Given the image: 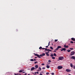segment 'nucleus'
Listing matches in <instances>:
<instances>
[{
    "label": "nucleus",
    "mask_w": 75,
    "mask_h": 75,
    "mask_svg": "<svg viewBox=\"0 0 75 75\" xmlns=\"http://www.w3.org/2000/svg\"><path fill=\"white\" fill-rule=\"evenodd\" d=\"M75 52L72 51L71 52L70 55H71V56L74 55L75 54Z\"/></svg>",
    "instance_id": "f257e3e1"
},
{
    "label": "nucleus",
    "mask_w": 75,
    "mask_h": 75,
    "mask_svg": "<svg viewBox=\"0 0 75 75\" xmlns=\"http://www.w3.org/2000/svg\"><path fill=\"white\" fill-rule=\"evenodd\" d=\"M64 59V58L63 57H59V60H63Z\"/></svg>",
    "instance_id": "f03ea898"
},
{
    "label": "nucleus",
    "mask_w": 75,
    "mask_h": 75,
    "mask_svg": "<svg viewBox=\"0 0 75 75\" xmlns=\"http://www.w3.org/2000/svg\"><path fill=\"white\" fill-rule=\"evenodd\" d=\"M63 68L62 66H58L57 67V68L58 69H62Z\"/></svg>",
    "instance_id": "7ed1b4c3"
},
{
    "label": "nucleus",
    "mask_w": 75,
    "mask_h": 75,
    "mask_svg": "<svg viewBox=\"0 0 75 75\" xmlns=\"http://www.w3.org/2000/svg\"><path fill=\"white\" fill-rule=\"evenodd\" d=\"M61 51H66V48H63L62 49H61Z\"/></svg>",
    "instance_id": "20e7f679"
},
{
    "label": "nucleus",
    "mask_w": 75,
    "mask_h": 75,
    "mask_svg": "<svg viewBox=\"0 0 75 75\" xmlns=\"http://www.w3.org/2000/svg\"><path fill=\"white\" fill-rule=\"evenodd\" d=\"M70 58L71 59H75V57L74 56L71 57Z\"/></svg>",
    "instance_id": "39448f33"
},
{
    "label": "nucleus",
    "mask_w": 75,
    "mask_h": 75,
    "mask_svg": "<svg viewBox=\"0 0 75 75\" xmlns=\"http://www.w3.org/2000/svg\"><path fill=\"white\" fill-rule=\"evenodd\" d=\"M66 71L67 72H71V70L69 69H66Z\"/></svg>",
    "instance_id": "423d86ee"
},
{
    "label": "nucleus",
    "mask_w": 75,
    "mask_h": 75,
    "mask_svg": "<svg viewBox=\"0 0 75 75\" xmlns=\"http://www.w3.org/2000/svg\"><path fill=\"white\" fill-rule=\"evenodd\" d=\"M64 48H68L69 47V46H68V45L66 46V45H64Z\"/></svg>",
    "instance_id": "0eeeda50"
},
{
    "label": "nucleus",
    "mask_w": 75,
    "mask_h": 75,
    "mask_svg": "<svg viewBox=\"0 0 75 75\" xmlns=\"http://www.w3.org/2000/svg\"><path fill=\"white\" fill-rule=\"evenodd\" d=\"M50 45V42H49L48 43V46H46V48H48V46Z\"/></svg>",
    "instance_id": "6e6552de"
},
{
    "label": "nucleus",
    "mask_w": 75,
    "mask_h": 75,
    "mask_svg": "<svg viewBox=\"0 0 75 75\" xmlns=\"http://www.w3.org/2000/svg\"><path fill=\"white\" fill-rule=\"evenodd\" d=\"M45 53L46 54V55H47V56H49V54L48 53H47V52H45Z\"/></svg>",
    "instance_id": "1a4fd4ad"
},
{
    "label": "nucleus",
    "mask_w": 75,
    "mask_h": 75,
    "mask_svg": "<svg viewBox=\"0 0 75 75\" xmlns=\"http://www.w3.org/2000/svg\"><path fill=\"white\" fill-rule=\"evenodd\" d=\"M34 69V67H32L31 69V71H33Z\"/></svg>",
    "instance_id": "9d476101"
},
{
    "label": "nucleus",
    "mask_w": 75,
    "mask_h": 75,
    "mask_svg": "<svg viewBox=\"0 0 75 75\" xmlns=\"http://www.w3.org/2000/svg\"><path fill=\"white\" fill-rule=\"evenodd\" d=\"M70 66L71 68H73V64L72 63L70 64Z\"/></svg>",
    "instance_id": "9b49d317"
},
{
    "label": "nucleus",
    "mask_w": 75,
    "mask_h": 75,
    "mask_svg": "<svg viewBox=\"0 0 75 75\" xmlns=\"http://www.w3.org/2000/svg\"><path fill=\"white\" fill-rule=\"evenodd\" d=\"M35 67L36 68H38V65H35Z\"/></svg>",
    "instance_id": "f8f14e48"
},
{
    "label": "nucleus",
    "mask_w": 75,
    "mask_h": 75,
    "mask_svg": "<svg viewBox=\"0 0 75 75\" xmlns=\"http://www.w3.org/2000/svg\"><path fill=\"white\" fill-rule=\"evenodd\" d=\"M71 39L72 40H73V41H75V39H74V38H71Z\"/></svg>",
    "instance_id": "ddd939ff"
},
{
    "label": "nucleus",
    "mask_w": 75,
    "mask_h": 75,
    "mask_svg": "<svg viewBox=\"0 0 75 75\" xmlns=\"http://www.w3.org/2000/svg\"><path fill=\"white\" fill-rule=\"evenodd\" d=\"M37 57H38V58H41V57H40V55H38V54L37 55Z\"/></svg>",
    "instance_id": "4468645a"
},
{
    "label": "nucleus",
    "mask_w": 75,
    "mask_h": 75,
    "mask_svg": "<svg viewBox=\"0 0 75 75\" xmlns=\"http://www.w3.org/2000/svg\"><path fill=\"white\" fill-rule=\"evenodd\" d=\"M46 67H47V68L48 69V68H50V66H49L48 65H47L46 66Z\"/></svg>",
    "instance_id": "2eb2a0df"
},
{
    "label": "nucleus",
    "mask_w": 75,
    "mask_h": 75,
    "mask_svg": "<svg viewBox=\"0 0 75 75\" xmlns=\"http://www.w3.org/2000/svg\"><path fill=\"white\" fill-rule=\"evenodd\" d=\"M42 56H45V54L44 53H43L42 54Z\"/></svg>",
    "instance_id": "dca6fc26"
},
{
    "label": "nucleus",
    "mask_w": 75,
    "mask_h": 75,
    "mask_svg": "<svg viewBox=\"0 0 75 75\" xmlns=\"http://www.w3.org/2000/svg\"><path fill=\"white\" fill-rule=\"evenodd\" d=\"M57 48H58V49H59V48H61V47L60 46H58L57 47Z\"/></svg>",
    "instance_id": "f3484780"
},
{
    "label": "nucleus",
    "mask_w": 75,
    "mask_h": 75,
    "mask_svg": "<svg viewBox=\"0 0 75 75\" xmlns=\"http://www.w3.org/2000/svg\"><path fill=\"white\" fill-rule=\"evenodd\" d=\"M67 52H71V50H67Z\"/></svg>",
    "instance_id": "a211bd4d"
},
{
    "label": "nucleus",
    "mask_w": 75,
    "mask_h": 75,
    "mask_svg": "<svg viewBox=\"0 0 75 75\" xmlns=\"http://www.w3.org/2000/svg\"><path fill=\"white\" fill-rule=\"evenodd\" d=\"M50 57H54V55H53V54H52L50 55Z\"/></svg>",
    "instance_id": "6ab92c4d"
},
{
    "label": "nucleus",
    "mask_w": 75,
    "mask_h": 75,
    "mask_svg": "<svg viewBox=\"0 0 75 75\" xmlns=\"http://www.w3.org/2000/svg\"><path fill=\"white\" fill-rule=\"evenodd\" d=\"M53 55L55 57H56L57 56V54L55 53H54Z\"/></svg>",
    "instance_id": "aec40b11"
},
{
    "label": "nucleus",
    "mask_w": 75,
    "mask_h": 75,
    "mask_svg": "<svg viewBox=\"0 0 75 75\" xmlns=\"http://www.w3.org/2000/svg\"><path fill=\"white\" fill-rule=\"evenodd\" d=\"M52 58L53 59H55V58L54 57H52Z\"/></svg>",
    "instance_id": "412c9836"
},
{
    "label": "nucleus",
    "mask_w": 75,
    "mask_h": 75,
    "mask_svg": "<svg viewBox=\"0 0 75 75\" xmlns=\"http://www.w3.org/2000/svg\"><path fill=\"white\" fill-rule=\"evenodd\" d=\"M30 61H34V59H31L30 60Z\"/></svg>",
    "instance_id": "4be33fe9"
},
{
    "label": "nucleus",
    "mask_w": 75,
    "mask_h": 75,
    "mask_svg": "<svg viewBox=\"0 0 75 75\" xmlns=\"http://www.w3.org/2000/svg\"><path fill=\"white\" fill-rule=\"evenodd\" d=\"M23 72V71H22L21 70H20L19 71V72L20 73L21 72Z\"/></svg>",
    "instance_id": "5701e85b"
},
{
    "label": "nucleus",
    "mask_w": 75,
    "mask_h": 75,
    "mask_svg": "<svg viewBox=\"0 0 75 75\" xmlns=\"http://www.w3.org/2000/svg\"><path fill=\"white\" fill-rule=\"evenodd\" d=\"M39 69L40 70V71H41V67H39Z\"/></svg>",
    "instance_id": "b1692460"
},
{
    "label": "nucleus",
    "mask_w": 75,
    "mask_h": 75,
    "mask_svg": "<svg viewBox=\"0 0 75 75\" xmlns=\"http://www.w3.org/2000/svg\"><path fill=\"white\" fill-rule=\"evenodd\" d=\"M50 49H51V50H53V47H50Z\"/></svg>",
    "instance_id": "393cba45"
},
{
    "label": "nucleus",
    "mask_w": 75,
    "mask_h": 75,
    "mask_svg": "<svg viewBox=\"0 0 75 75\" xmlns=\"http://www.w3.org/2000/svg\"><path fill=\"white\" fill-rule=\"evenodd\" d=\"M70 43H71L72 44H74V42L73 41H71L70 42Z\"/></svg>",
    "instance_id": "a878e982"
},
{
    "label": "nucleus",
    "mask_w": 75,
    "mask_h": 75,
    "mask_svg": "<svg viewBox=\"0 0 75 75\" xmlns=\"http://www.w3.org/2000/svg\"><path fill=\"white\" fill-rule=\"evenodd\" d=\"M73 49H74V48H70V50H73Z\"/></svg>",
    "instance_id": "bb28decb"
},
{
    "label": "nucleus",
    "mask_w": 75,
    "mask_h": 75,
    "mask_svg": "<svg viewBox=\"0 0 75 75\" xmlns=\"http://www.w3.org/2000/svg\"><path fill=\"white\" fill-rule=\"evenodd\" d=\"M54 41H55V42H57V41H58V40L57 39L55 40H54Z\"/></svg>",
    "instance_id": "cd10ccee"
},
{
    "label": "nucleus",
    "mask_w": 75,
    "mask_h": 75,
    "mask_svg": "<svg viewBox=\"0 0 75 75\" xmlns=\"http://www.w3.org/2000/svg\"><path fill=\"white\" fill-rule=\"evenodd\" d=\"M34 54L35 56H37V55H38V54H35V53H34Z\"/></svg>",
    "instance_id": "c85d7f7f"
},
{
    "label": "nucleus",
    "mask_w": 75,
    "mask_h": 75,
    "mask_svg": "<svg viewBox=\"0 0 75 75\" xmlns=\"http://www.w3.org/2000/svg\"><path fill=\"white\" fill-rule=\"evenodd\" d=\"M55 50H56V51H57V50H58V47H57V48H56L55 49Z\"/></svg>",
    "instance_id": "c756f323"
},
{
    "label": "nucleus",
    "mask_w": 75,
    "mask_h": 75,
    "mask_svg": "<svg viewBox=\"0 0 75 75\" xmlns=\"http://www.w3.org/2000/svg\"><path fill=\"white\" fill-rule=\"evenodd\" d=\"M45 69V67H42V69Z\"/></svg>",
    "instance_id": "7c9ffc66"
},
{
    "label": "nucleus",
    "mask_w": 75,
    "mask_h": 75,
    "mask_svg": "<svg viewBox=\"0 0 75 75\" xmlns=\"http://www.w3.org/2000/svg\"><path fill=\"white\" fill-rule=\"evenodd\" d=\"M48 62H51V60H49L48 61Z\"/></svg>",
    "instance_id": "2f4dec72"
},
{
    "label": "nucleus",
    "mask_w": 75,
    "mask_h": 75,
    "mask_svg": "<svg viewBox=\"0 0 75 75\" xmlns=\"http://www.w3.org/2000/svg\"><path fill=\"white\" fill-rule=\"evenodd\" d=\"M39 56H40V57H42V54H41L39 55Z\"/></svg>",
    "instance_id": "473e14b6"
},
{
    "label": "nucleus",
    "mask_w": 75,
    "mask_h": 75,
    "mask_svg": "<svg viewBox=\"0 0 75 75\" xmlns=\"http://www.w3.org/2000/svg\"><path fill=\"white\" fill-rule=\"evenodd\" d=\"M51 75H54V73H51Z\"/></svg>",
    "instance_id": "72a5a7b5"
},
{
    "label": "nucleus",
    "mask_w": 75,
    "mask_h": 75,
    "mask_svg": "<svg viewBox=\"0 0 75 75\" xmlns=\"http://www.w3.org/2000/svg\"><path fill=\"white\" fill-rule=\"evenodd\" d=\"M37 63H38V62H37V61L35 62V64H37Z\"/></svg>",
    "instance_id": "f704fd0d"
},
{
    "label": "nucleus",
    "mask_w": 75,
    "mask_h": 75,
    "mask_svg": "<svg viewBox=\"0 0 75 75\" xmlns=\"http://www.w3.org/2000/svg\"><path fill=\"white\" fill-rule=\"evenodd\" d=\"M46 75H48V74H49V73H48V72H47V73H46Z\"/></svg>",
    "instance_id": "c9c22d12"
},
{
    "label": "nucleus",
    "mask_w": 75,
    "mask_h": 75,
    "mask_svg": "<svg viewBox=\"0 0 75 75\" xmlns=\"http://www.w3.org/2000/svg\"><path fill=\"white\" fill-rule=\"evenodd\" d=\"M39 49H42V47H40L39 48Z\"/></svg>",
    "instance_id": "e433bc0d"
},
{
    "label": "nucleus",
    "mask_w": 75,
    "mask_h": 75,
    "mask_svg": "<svg viewBox=\"0 0 75 75\" xmlns=\"http://www.w3.org/2000/svg\"><path fill=\"white\" fill-rule=\"evenodd\" d=\"M73 69H75V66H73Z\"/></svg>",
    "instance_id": "4c0bfd02"
},
{
    "label": "nucleus",
    "mask_w": 75,
    "mask_h": 75,
    "mask_svg": "<svg viewBox=\"0 0 75 75\" xmlns=\"http://www.w3.org/2000/svg\"><path fill=\"white\" fill-rule=\"evenodd\" d=\"M45 65V64H44V63L42 64V65Z\"/></svg>",
    "instance_id": "58836bf2"
},
{
    "label": "nucleus",
    "mask_w": 75,
    "mask_h": 75,
    "mask_svg": "<svg viewBox=\"0 0 75 75\" xmlns=\"http://www.w3.org/2000/svg\"><path fill=\"white\" fill-rule=\"evenodd\" d=\"M34 61H36V59H33Z\"/></svg>",
    "instance_id": "ea45409f"
},
{
    "label": "nucleus",
    "mask_w": 75,
    "mask_h": 75,
    "mask_svg": "<svg viewBox=\"0 0 75 75\" xmlns=\"http://www.w3.org/2000/svg\"><path fill=\"white\" fill-rule=\"evenodd\" d=\"M49 51H50V52H51V51H52V50H51L49 49Z\"/></svg>",
    "instance_id": "a19ab883"
},
{
    "label": "nucleus",
    "mask_w": 75,
    "mask_h": 75,
    "mask_svg": "<svg viewBox=\"0 0 75 75\" xmlns=\"http://www.w3.org/2000/svg\"><path fill=\"white\" fill-rule=\"evenodd\" d=\"M36 73H37V74H39V73L38 72H36Z\"/></svg>",
    "instance_id": "79ce46f5"
},
{
    "label": "nucleus",
    "mask_w": 75,
    "mask_h": 75,
    "mask_svg": "<svg viewBox=\"0 0 75 75\" xmlns=\"http://www.w3.org/2000/svg\"><path fill=\"white\" fill-rule=\"evenodd\" d=\"M45 50H47V48H45Z\"/></svg>",
    "instance_id": "37998d69"
},
{
    "label": "nucleus",
    "mask_w": 75,
    "mask_h": 75,
    "mask_svg": "<svg viewBox=\"0 0 75 75\" xmlns=\"http://www.w3.org/2000/svg\"><path fill=\"white\" fill-rule=\"evenodd\" d=\"M54 52H57L56 51V50H54Z\"/></svg>",
    "instance_id": "c03bdc74"
},
{
    "label": "nucleus",
    "mask_w": 75,
    "mask_h": 75,
    "mask_svg": "<svg viewBox=\"0 0 75 75\" xmlns=\"http://www.w3.org/2000/svg\"><path fill=\"white\" fill-rule=\"evenodd\" d=\"M42 50H45V48H42Z\"/></svg>",
    "instance_id": "a18cd8bd"
},
{
    "label": "nucleus",
    "mask_w": 75,
    "mask_h": 75,
    "mask_svg": "<svg viewBox=\"0 0 75 75\" xmlns=\"http://www.w3.org/2000/svg\"><path fill=\"white\" fill-rule=\"evenodd\" d=\"M22 72H23V73H25V71H24V72L23 71Z\"/></svg>",
    "instance_id": "49530a36"
},
{
    "label": "nucleus",
    "mask_w": 75,
    "mask_h": 75,
    "mask_svg": "<svg viewBox=\"0 0 75 75\" xmlns=\"http://www.w3.org/2000/svg\"><path fill=\"white\" fill-rule=\"evenodd\" d=\"M47 51H49L50 49H47Z\"/></svg>",
    "instance_id": "de8ad7c7"
},
{
    "label": "nucleus",
    "mask_w": 75,
    "mask_h": 75,
    "mask_svg": "<svg viewBox=\"0 0 75 75\" xmlns=\"http://www.w3.org/2000/svg\"><path fill=\"white\" fill-rule=\"evenodd\" d=\"M21 75V74H18V75Z\"/></svg>",
    "instance_id": "09e8293b"
},
{
    "label": "nucleus",
    "mask_w": 75,
    "mask_h": 75,
    "mask_svg": "<svg viewBox=\"0 0 75 75\" xmlns=\"http://www.w3.org/2000/svg\"><path fill=\"white\" fill-rule=\"evenodd\" d=\"M47 53H50V52L49 51H48L47 52Z\"/></svg>",
    "instance_id": "8fccbe9b"
},
{
    "label": "nucleus",
    "mask_w": 75,
    "mask_h": 75,
    "mask_svg": "<svg viewBox=\"0 0 75 75\" xmlns=\"http://www.w3.org/2000/svg\"><path fill=\"white\" fill-rule=\"evenodd\" d=\"M27 75V73H25L24 74V75Z\"/></svg>",
    "instance_id": "3c124183"
},
{
    "label": "nucleus",
    "mask_w": 75,
    "mask_h": 75,
    "mask_svg": "<svg viewBox=\"0 0 75 75\" xmlns=\"http://www.w3.org/2000/svg\"><path fill=\"white\" fill-rule=\"evenodd\" d=\"M34 69H37L36 68H34Z\"/></svg>",
    "instance_id": "603ef678"
},
{
    "label": "nucleus",
    "mask_w": 75,
    "mask_h": 75,
    "mask_svg": "<svg viewBox=\"0 0 75 75\" xmlns=\"http://www.w3.org/2000/svg\"><path fill=\"white\" fill-rule=\"evenodd\" d=\"M35 74H37V73L36 72H35Z\"/></svg>",
    "instance_id": "864d4df0"
},
{
    "label": "nucleus",
    "mask_w": 75,
    "mask_h": 75,
    "mask_svg": "<svg viewBox=\"0 0 75 75\" xmlns=\"http://www.w3.org/2000/svg\"><path fill=\"white\" fill-rule=\"evenodd\" d=\"M38 72H40V70L39 69L38 70Z\"/></svg>",
    "instance_id": "5fc2aeb1"
},
{
    "label": "nucleus",
    "mask_w": 75,
    "mask_h": 75,
    "mask_svg": "<svg viewBox=\"0 0 75 75\" xmlns=\"http://www.w3.org/2000/svg\"><path fill=\"white\" fill-rule=\"evenodd\" d=\"M35 58H37V57H35Z\"/></svg>",
    "instance_id": "6e6d98bb"
},
{
    "label": "nucleus",
    "mask_w": 75,
    "mask_h": 75,
    "mask_svg": "<svg viewBox=\"0 0 75 75\" xmlns=\"http://www.w3.org/2000/svg\"><path fill=\"white\" fill-rule=\"evenodd\" d=\"M45 51H47L45 50Z\"/></svg>",
    "instance_id": "4d7b16f0"
},
{
    "label": "nucleus",
    "mask_w": 75,
    "mask_h": 75,
    "mask_svg": "<svg viewBox=\"0 0 75 75\" xmlns=\"http://www.w3.org/2000/svg\"><path fill=\"white\" fill-rule=\"evenodd\" d=\"M15 75H17L16 74H15Z\"/></svg>",
    "instance_id": "13d9d810"
},
{
    "label": "nucleus",
    "mask_w": 75,
    "mask_h": 75,
    "mask_svg": "<svg viewBox=\"0 0 75 75\" xmlns=\"http://www.w3.org/2000/svg\"><path fill=\"white\" fill-rule=\"evenodd\" d=\"M52 45H53V44H52Z\"/></svg>",
    "instance_id": "bf43d9fd"
},
{
    "label": "nucleus",
    "mask_w": 75,
    "mask_h": 75,
    "mask_svg": "<svg viewBox=\"0 0 75 75\" xmlns=\"http://www.w3.org/2000/svg\"><path fill=\"white\" fill-rule=\"evenodd\" d=\"M35 75H36L35 74H34Z\"/></svg>",
    "instance_id": "052dcab7"
},
{
    "label": "nucleus",
    "mask_w": 75,
    "mask_h": 75,
    "mask_svg": "<svg viewBox=\"0 0 75 75\" xmlns=\"http://www.w3.org/2000/svg\"><path fill=\"white\" fill-rule=\"evenodd\" d=\"M41 73H42V72Z\"/></svg>",
    "instance_id": "680f3d73"
},
{
    "label": "nucleus",
    "mask_w": 75,
    "mask_h": 75,
    "mask_svg": "<svg viewBox=\"0 0 75 75\" xmlns=\"http://www.w3.org/2000/svg\"><path fill=\"white\" fill-rule=\"evenodd\" d=\"M37 71H38V70H37Z\"/></svg>",
    "instance_id": "e2e57ef3"
},
{
    "label": "nucleus",
    "mask_w": 75,
    "mask_h": 75,
    "mask_svg": "<svg viewBox=\"0 0 75 75\" xmlns=\"http://www.w3.org/2000/svg\"><path fill=\"white\" fill-rule=\"evenodd\" d=\"M20 75H21V74H20Z\"/></svg>",
    "instance_id": "0e129e2a"
}]
</instances>
